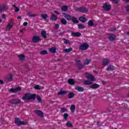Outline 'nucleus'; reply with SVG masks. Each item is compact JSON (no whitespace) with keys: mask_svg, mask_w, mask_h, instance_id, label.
Wrapping results in <instances>:
<instances>
[{"mask_svg":"<svg viewBox=\"0 0 129 129\" xmlns=\"http://www.w3.org/2000/svg\"><path fill=\"white\" fill-rule=\"evenodd\" d=\"M22 99L23 100H36V94H31L30 93H26L22 97Z\"/></svg>","mask_w":129,"mask_h":129,"instance_id":"f257e3e1","label":"nucleus"},{"mask_svg":"<svg viewBox=\"0 0 129 129\" xmlns=\"http://www.w3.org/2000/svg\"><path fill=\"white\" fill-rule=\"evenodd\" d=\"M15 123L17 125L20 126V125H26V124H28V122L27 121H21V119L19 118V117H16L15 119Z\"/></svg>","mask_w":129,"mask_h":129,"instance_id":"f03ea898","label":"nucleus"},{"mask_svg":"<svg viewBox=\"0 0 129 129\" xmlns=\"http://www.w3.org/2000/svg\"><path fill=\"white\" fill-rule=\"evenodd\" d=\"M88 48H89V45L87 43H83L80 45L79 50L85 51L86 50H87Z\"/></svg>","mask_w":129,"mask_h":129,"instance_id":"7ed1b4c3","label":"nucleus"},{"mask_svg":"<svg viewBox=\"0 0 129 129\" xmlns=\"http://www.w3.org/2000/svg\"><path fill=\"white\" fill-rule=\"evenodd\" d=\"M9 102L12 104H19V103H21V99H12L9 101Z\"/></svg>","mask_w":129,"mask_h":129,"instance_id":"20e7f679","label":"nucleus"},{"mask_svg":"<svg viewBox=\"0 0 129 129\" xmlns=\"http://www.w3.org/2000/svg\"><path fill=\"white\" fill-rule=\"evenodd\" d=\"M88 25L90 27H96V26H97L98 24L95 20H92L89 21Z\"/></svg>","mask_w":129,"mask_h":129,"instance_id":"39448f33","label":"nucleus"},{"mask_svg":"<svg viewBox=\"0 0 129 129\" xmlns=\"http://www.w3.org/2000/svg\"><path fill=\"white\" fill-rule=\"evenodd\" d=\"M75 61L77 63V66L79 70H81V69H83V68H84V66H83L82 64L80 63V62H81V60L79 59H76Z\"/></svg>","mask_w":129,"mask_h":129,"instance_id":"423d86ee","label":"nucleus"},{"mask_svg":"<svg viewBox=\"0 0 129 129\" xmlns=\"http://www.w3.org/2000/svg\"><path fill=\"white\" fill-rule=\"evenodd\" d=\"M41 39L40 36L35 35L33 36L32 38L33 43H39V42L41 41Z\"/></svg>","mask_w":129,"mask_h":129,"instance_id":"0eeeda50","label":"nucleus"},{"mask_svg":"<svg viewBox=\"0 0 129 129\" xmlns=\"http://www.w3.org/2000/svg\"><path fill=\"white\" fill-rule=\"evenodd\" d=\"M108 38L110 42H113V41H114L116 38V36L113 34H109Z\"/></svg>","mask_w":129,"mask_h":129,"instance_id":"6e6552de","label":"nucleus"},{"mask_svg":"<svg viewBox=\"0 0 129 129\" xmlns=\"http://www.w3.org/2000/svg\"><path fill=\"white\" fill-rule=\"evenodd\" d=\"M77 11H78L79 12H81V13H87L88 12V9L84 7H81V8H78L76 9Z\"/></svg>","mask_w":129,"mask_h":129,"instance_id":"1a4fd4ad","label":"nucleus"},{"mask_svg":"<svg viewBox=\"0 0 129 129\" xmlns=\"http://www.w3.org/2000/svg\"><path fill=\"white\" fill-rule=\"evenodd\" d=\"M85 76L86 78H87L88 79H90L91 81H95V78H94V76H92L91 74L87 73L85 74Z\"/></svg>","mask_w":129,"mask_h":129,"instance_id":"9d476101","label":"nucleus"},{"mask_svg":"<svg viewBox=\"0 0 129 129\" xmlns=\"http://www.w3.org/2000/svg\"><path fill=\"white\" fill-rule=\"evenodd\" d=\"M103 9L105 11H107V12H108V11H110V9H111V6L109 4H107L105 3L103 6Z\"/></svg>","mask_w":129,"mask_h":129,"instance_id":"9b49d317","label":"nucleus"},{"mask_svg":"<svg viewBox=\"0 0 129 129\" xmlns=\"http://www.w3.org/2000/svg\"><path fill=\"white\" fill-rule=\"evenodd\" d=\"M65 19H66V20H67V21H71L72 20V18L73 17H72V16L71 15H69L65 13H62Z\"/></svg>","mask_w":129,"mask_h":129,"instance_id":"f8f14e48","label":"nucleus"},{"mask_svg":"<svg viewBox=\"0 0 129 129\" xmlns=\"http://www.w3.org/2000/svg\"><path fill=\"white\" fill-rule=\"evenodd\" d=\"M22 90V88L18 87L16 88H12L10 90V91L12 93H16V92H19V91H21Z\"/></svg>","mask_w":129,"mask_h":129,"instance_id":"ddd939ff","label":"nucleus"},{"mask_svg":"<svg viewBox=\"0 0 129 129\" xmlns=\"http://www.w3.org/2000/svg\"><path fill=\"white\" fill-rule=\"evenodd\" d=\"M13 26H14V23H13V22L11 21L6 28V31H10V30L13 28Z\"/></svg>","mask_w":129,"mask_h":129,"instance_id":"4468645a","label":"nucleus"},{"mask_svg":"<svg viewBox=\"0 0 129 129\" xmlns=\"http://www.w3.org/2000/svg\"><path fill=\"white\" fill-rule=\"evenodd\" d=\"M110 60L108 58H104L103 59V65L106 66L108 64H109Z\"/></svg>","mask_w":129,"mask_h":129,"instance_id":"2eb2a0df","label":"nucleus"},{"mask_svg":"<svg viewBox=\"0 0 129 129\" xmlns=\"http://www.w3.org/2000/svg\"><path fill=\"white\" fill-rule=\"evenodd\" d=\"M6 80L8 81V82H11V81H13V75L9 74L8 76L6 77Z\"/></svg>","mask_w":129,"mask_h":129,"instance_id":"dca6fc26","label":"nucleus"},{"mask_svg":"<svg viewBox=\"0 0 129 129\" xmlns=\"http://www.w3.org/2000/svg\"><path fill=\"white\" fill-rule=\"evenodd\" d=\"M35 112L36 113V114H38L39 116H40L41 117H42V116H44V113L42 112V111L40 110H35Z\"/></svg>","mask_w":129,"mask_h":129,"instance_id":"f3484780","label":"nucleus"},{"mask_svg":"<svg viewBox=\"0 0 129 129\" xmlns=\"http://www.w3.org/2000/svg\"><path fill=\"white\" fill-rule=\"evenodd\" d=\"M99 86L100 85L97 84H94L90 87V88H92V89H97V88H99Z\"/></svg>","mask_w":129,"mask_h":129,"instance_id":"a211bd4d","label":"nucleus"},{"mask_svg":"<svg viewBox=\"0 0 129 129\" xmlns=\"http://www.w3.org/2000/svg\"><path fill=\"white\" fill-rule=\"evenodd\" d=\"M74 96H75V94L73 92H70L68 95V98L69 99H72V98H74Z\"/></svg>","mask_w":129,"mask_h":129,"instance_id":"6ab92c4d","label":"nucleus"},{"mask_svg":"<svg viewBox=\"0 0 129 129\" xmlns=\"http://www.w3.org/2000/svg\"><path fill=\"white\" fill-rule=\"evenodd\" d=\"M67 92H68V91H62L60 90V92H58L57 93L58 95H65L67 94Z\"/></svg>","mask_w":129,"mask_h":129,"instance_id":"aec40b11","label":"nucleus"},{"mask_svg":"<svg viewBox=\"0 0 129 129\" xmlns=\"http://www.w3.org/2000/svg\"><path fill=\"white\" fill-rule=\"evenodd\" d=\"M71 21L73 22V23H74V24H78V23H79L78 19L74 17H72Z\"/></svg>","mask_w":129,"mask_h":129,"instance_id":"412c9836","label":"nucleus"},{"mask_svg":"<svg viewBox=\"0 0 129 129\" xmlns=\"http://www.w3.org/2000/svg\"><path fill=\"white\" fill-rule=\"evenodd\" d=\"M58 18L56 15L54 14V13H51V21H57Z\"/></svg>","mask_w":129,"mask_h":129,"instance_id":"4be33fe9","label":"nucleus"},{"mask_svg":"<svg viewBox=\"0 0 129 129\" xmlns=\"http://www.w3.org/2000/svg\"><path fill=\"white\" fill-rule=\"evenodd\" d=\"M56 50H57V48L54 47H52L49 49V52H50V53H53V54H55V53H56Z\"/></svg>","mask_w":129,"mask_h":129,"instance_id":"5701e85b","label":"nucleus"},{"mask_svg":"<svg viewBox=\"0 0 129 129\" xmlns=\"http://www.w3.org/2000/svg\"><path fill=\"white\" fill-rule=\"evenodd\" d=\"M76 90H78L79 92H83L84 91V88L81 87H77Z\"/></svg>","mask_w":129,"mask_h":129,"instance_id":"b1692460","label":"nucleus"},{"mask_svg":"<svg viewBox=\"0 0 129 129\" xmlns=\"http://www.w3.org/2000/svg\"><path fill=\"white\" fill-rule=\"evenodd\" d=\"M68 82L69 84H70L71 85H74V84H75V82H74V80H73V79H69Z\"/></svg>","mask_w":129,"mask_h":129,"instance_id":"393cba45","label":"nucleus"},{"mask_svg":"<svg viewBox=\"0 0 129 129\" xmlns=\"http://www.w3.org/2000/svg\"><path fill=\"white\" fill-rule=\"evenodd\" d=\"M79 21L80 22H82V23H85L86 21H87V19H86V18L84 17H81L79 18Z\"/></svg>","mask_w":129,"mask_h":129,"instance_id":"a878e982","label":"nucleus"},{"mask_svg":"<svg viewBox=\"0 0 129 129\" xmlns=\"http://www.w3.org/2000/svg\"><path fill=\"white\" fill-rule=\"evenodd\" d=\"M112 70H114V66L112 65H110L107 68V71H111Z\"/></svg>","mask_w":129,"mask_h":129,"instance_id":"bb28decb","label":"nucleus"},{"mask_svg":"<svg viewBox=\"0 0 129 129\" xmlns=\"http://www.w3.org/2000/svg\"><path fill=\"white\" fill-rule=\"evenodd\" d=\"M72 36L74 37H80L81 33H72Z\"/></svg>","mask_w":129,"mask_h":129,"instance_id":"cd10ccee","label":"nucleus"},{"mask_svg":"<svg viewBox=\"0 0 129 129\" xmlns=\"http://www.w3.org/2000/svg\"><path fill=\"white\" fill-rule=\"evenodd\" d=\"M18 57L21 61L25 60V56L24 54H20L18 55Z\"/></svg>","mask_w":129,"mask_h":129,"instance_id":"c85d7f7f","label":"nucleus"},{"mask_svg":"<svg viewBox=\"0 0 129 129\" xmlns=\"http://www.w3.org/2000/svg\"><path fill=\"white\" fill-rule=\"evenodd\" d=\"M13 7H14V8H15L14 11H15V13H19V12H20V8H19V7H17L15 5H13Z\"/></svg>","mask_w":129,"mask_h":129,"instance_id":"c756f323","label":"nucleus"},{"mask_svg":"<svg viewBox=\"0 0 129 129\" xmlns=\"http://www.w3.org/2000/svg\"><path fill=\"white\" fill-rule=\"evenodd\" d=\"M36 98L37 100H38V102H42V99L41 98V97H40V96L35 94V99Z\"/></svg>","mask_w":129,"mask_h":129,"instance_id":"7c9ffc66","label":"nucleus"},{"mask_svg":"<svg viewBox=\"0 0 129 129\" xmlns=\"http://www.w3.org/2000/svg\"><path fill=\"white\" fill-rule=\"evenodd\" d=\"M61 11H62V12H67V11H68V6H62L61 7Z\"/></svg>","mask_w":129,"mask_h":129,"instance_id":"2f4dec72","label":"nucleus"},{"mask_svg":"<svg viewBox=\"0 0 129 129\" xmlns=\"http://www.w3.org/2000/svg\"><path fill=\"white\" fill-rule=\"evenodd\" d=\"M84 84L86 85H90L92 84V82L89 81H87V80L84 81Z\"/></svg>","mask_w":129,"mask_h":129,"instance_id":"473e14b6","label":"nucleus"},{"mask_svg":"<svg viewBox=\"0 0 129 129\" xmlns=\"http://www.w3.org/2000/svg\"><path fill=\"white\" fill-rule=\"evenodd\" d=\"M73 50V49H72V48H70L68 49H64V52H66V53H70V52H71V51H72Z\"/></svg>","mask_w":129,"mask_h":129,"instance_id":"72a5a7b5","label":"nucleus"},{"mask_svg":"<svg viewBox=\"0 0 129 129\" xmlns=\"http://www.w3.org/2000/svg\"><path fill=\"white\" fill-rule=\"evenodd\" d=\"M60 23H61L62 25H67V21L64 19H61Z\"/></svg>","mask_w":129,"mask_h":129,"instance_id":"f704fd0d","label":"nucleus"},{"mask_svg":"<svg viewBox=\"0 0 129 129\" xmlns=\"http://www.w3.org/2000/svg\"><path fill=\"white\" fill-rule=\"evenodd\" d=\"M40 54H41V55H46L48 54V51H47L46 50H43L40 52Z\"/></svg>","mask_w":129,"mask_h":129,"instance_id":"c9c22d12","label":"nucleus"},{"mask_svg":"<svg viewBox=\"0 0 129 129\" xmlns=\"http://www.w3.org/2000/svg\"><path fill=\"white\" fill-rule=\"evenodd\" d=\"M70 109L72 112H74V111H75V105H72Z\"/></svg>","mask_w":129,"mask_h":129,"instance_id":"e433bc0d","label":"nucleus"},{"mask_svg":"<svg viewBox=\"0 0 129 129\" xmlns=\"http://www.w3.org/2000/svg\"><path fill=\"white\" fill-rule=\"evenodd\" d=\"M41 17L44 20H46V19H47V18H48V15L47 14H42L41 15Z\"/></svg>","mask_w":129,"mask_h":129,"instance_id":"4c0bfd02","label":"nucleus"},{"mask_svg":"<svg viewBox=\"0 0 129 129\" xmlns=\"http://www.w3.org/2000/svg\"><path fill=\"white\" fill-rule=\"evenodd\" d=\"M7 10V7L6 6H3L0 7V11L2 12V11H6Z\"/></svg>","mask_w":129,"mask_h":129,"instance_id":"58836bf2","label":"nucleus"},{"mask_svg":"<svg viewBox=\"0 0 129 129\" xmlns=\"http://www.w3.org/2000/svg\"><path fill=\"white\" fill-rule=\"evenodd\" d=\"M90 61H91L90 59H86V61L84 62V65H88L90 63Z\"/></svg>","mask_w":129,"mask_h":129,"instance_id":"ea45409f","label":"nucleus"},{"mask_svg":"<svg viewBox=\"0 0 129 129\" xmlns=\"http://www.w3.org/2000/svg\"><path fill=\"white\" fill-rule=\"evenodd\" d=\"M79 29H84L85 26L83 24H78Z\"/></svg>","mask_w":129,"mask_h":129,"instance_id":"a19ab883","label":"nucleus"},{"mask_svg":"<svg viewBox=\"0 0 129 129\" xmlns=\"http://www.w3.org/2000/svg\"><path fill=\"white\" fill-rule=\"evenodd\" d=\"M67 126L72 127V126H73V124H72V123H71V122H68L67 123Z\"/></svg>","mask_w":129,"mask_h":129,"instance_id":"79ce46f5","label":"nucleus"},{"mask_svg":"<svg viewBox=\"0 0 129 129\" xmlns=\"http://www.w3.org/2000/svg\"><path fill=\"white\" fill-rule=\"evenodd\" d=\"M28 15L29 17H37V14H33L30 13H29Z\"/></svg>","mask_w":129,"mask_h":129,"instance_id":"37998d69","label":"nucleus"},{"mask_svg":"<svg viewBox=\"0 0 129 129\" xmlns=\"http://www.w3.org/2000/svg\"><path fill=\"white\" fill-rule=\"evenodd\" d=\"M62 40H63L64 44H69L70 43V42H69V40H68L65 38H63Z\"/></svg>","mask_w":129,"mask_h":129,"instance_id":"c03bdc74","label":"nucleus"},{"mask_svg":"<svg viewBox=\"0 0 129 129\" xmlns=\"http://www.w3.org/2000/svg\"><path fill=\"white\" fill-rule=\"evenodd\" d=\"M65 111H67V109L66 108H61L60 112L62 113V112H65Z\"/></svg>","mask_w":129,"mask_h":129,"instance_id":"a18cd8bd","label":"nucleus"},{"mask_svg":"<svg viewBox=\"0 0 129 129\" xmlns=\"http://www.w3.org/2000/svg\"><path fill=\"white\" fill-rule=\"evenodd\" d=\"M41 36L44 39L47 38V35H46V33H41Z\"/></svg>","mask_w":129,"mask_h":129,"instance_id":"49530a36","label":"nucleus"},{"mask_svg":"<svg viewBox=\"0 0 129 129\" xmlns=\"http://www.w3.org/2000/svg\"><path fill=\"white\" fill-rule=\"evenodd\" d=\"M63 117H64V119H67V118H68V114L64 113Z\"/></svg>","mask_w":129,"mask_h":129,"instance_id":"de8ad7c7","label":"nucleus"},{"mask_svg":"<svg viewBox=\"0 0 129 129\" xmlns=\"http://www.w3.org/2000/svg\"><path fill=\"white\" fill-rule=\"evenodd\" d=\"M109 32H114L115 31V28H111L109 30Z\"/></svg>","mask_w":129,"mask_h":129,"instance_id":"09e8293b","label":"nucleus"},{"mask_svg":"<svg viewBox=\"0 0 129 129\" xmlns=\"http://www.w3.org/2000/svg\"><path fill=\"white\" fill-rule=\"evenodd\" d=\"M126 12L129 13V5H127L126 6Z\"/></svg>","mask_w":129,"mask_h":129,"instance_id":"8fccbe9b","label":"nucleus"},{"mask_svg":"<svg viewBox=\"0 0 129 129\" xmlns=\"http://www.w3.org/2000/svg\"><path fill=\"white\" fill-rule=\"evenodd\" d=\"M112 1L114 4H117L118 3V0H112Z\"/></svg>","mask_w":129,"mask_h":129,"instance_id":"3c124183","label":"nucleus"},{"mask_svg":"<svg viewBox=\"0 0 129 129\" xmlns=\"http://www.w3.org/2000/svg\"><path fill=\"white\" fill-rule=\"evenodd\" d=\"M0 84H2V85L5 84V83L4 82V81L0 79Z\"/></svg>","mask_w":129,"mask_h":129,"instance_id":"603ef678","label":"nucleus"},{"mask_svg":"<svg viewBox=\"0 0 129 129\" xmlns=\"http://www.w3.org/2000/svg\"><path fill=\"white\" fill-rule=\"evenodd\" d=\"M59 28V24H56L54 27V29H58Z\"/></svg>","mask_w":129,"mask_h":129,"instance_id":"864d4df0","label":"nucleus"},{"mask_svg":"<svg viewBox=\"0 0 129 129\" xmlns=\"http://www.w3.org/2000/svg\"><path fill=\"white\" fill-rule=\"evenodd\" d=\"M23 26H28V22H25L23 23Z\"/></svg>","mask_w":129,"mask_h":129,"instance_id":"5fc2aeb1","label":"nucleus"},{"mask_svg":"<svg viewBox=\"0 0 129 129\" xmlns=\"http://www.w3.org/2000/svg\"><path fill=\"white\" fill-rule=\"evenodd\" d=\"M35 89H40L39 85H36L35 86Z\"/></svg>","mask_w":129,"mask_h":129,"instance_id":"6e6d98bb","label":"nucleus"},{"mask_svg":"<svg viewBox=\"0 0 129 129\" xmlns=\"http://www.w3.org/2000/svg\"><path fill=\"white\" fill-rule=\"evenodd\" d=\"M54 13H55V14H56V15H60V13L58 11H54Z\"/></svg>","mask_w":129,"mask_h":129,"instance_id":"4d7b16f0","label":"nucleus"},{"mask_svg":"<svg viewBox=\"0 0 129 129\" xmlns=\"http://www.w3.org/2000/svg\"><path fill=\"white\" fill-rule=\"evenodd\" d=\"M6 14L2 15V18H3L4 19H6Z\"/></svg>","mask_w":129,"mask_h":129,"instance_id":"13d9d810","label":"nucleus"},{"mask_svg":"<svg viewBox=\"0 0 129 129\" xmlns=\"http://www.w3.org/2000/svg\"><path fill=\"white\" fill-rule=\"evenodd\" d=\"M102 83L103 85H105V84H106V82L102 81Z\"/></svg>","mask_w":129,"mask_h":129,"instance_id":"bf43d9fd","label":"nucleus"},{"mask_svg":"<svg viewBox=\"0 0 129 129\" xmlns=\"http://www.w3.org/2000/svg\"><path fill=\"white\" fill-rule=\"evenodd\" d=\"M17 19H18V20H20V19H22V17H21V16H18V17H17Z\"/></svg>","mask_w":129,"mask_h":129,"instance_id":"052dcab7","label":"nucleus"},{"mask_svg":"<svg viewBox=\"0 0 129 129\" xmlns=\"http://www.w3.org/2000/svg\"><path fill=\"white\" fill-rule=\"evenodd\" d=\"M41 33H46V31L45 30H42Z\"/></svg>","mask_w":129,"mask_h":129,"instance_id":"680f3d73","label":"nucleus"},{"mask_svg":"<svg viewBox=\"0 0 129 129\" xmlns=\"http://www.w3.org/2000/svg\"><path fill=\"white\" fill-rule=\"evenodd\" d=\"M2 22H3V20H2V19H0V23H2Z\"/></svg>","mask_w":129,"mask_h":129,"instance_id":"e2e57ef3","label":"nucleus"},{"mask_svg":"<svg viewBox=\"0 0 129 129\" xmlns=\"http://www.w3.org/2000/svg\"><path fill=\"white\" fill-rule=\"evenodd\" d=\"M97 125H98L99 124V122H97Z\"/></svg>","mask_w":129,"mask_h":129,"instance_id":"0e129e2a","label":"nucleus"},{"mask_svg":"<svg viewBox=\"0 0 129 129\" xmlns=\"http://www.w3.org/2000/svg\"><path fill=\"white\" fill-rule=\"evenodd\" d=\"M127 36H129V33H127Z\"/></svg>","mask_w":129,"mask_h":129,"instance_id":"69168bd1","label":"nucleus"}]
</instances>
